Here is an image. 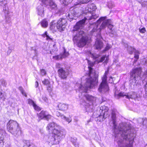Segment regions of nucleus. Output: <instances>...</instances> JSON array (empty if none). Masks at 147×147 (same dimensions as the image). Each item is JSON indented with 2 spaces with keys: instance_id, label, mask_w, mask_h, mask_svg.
Here are the masks:
<instances>
[{
  "instance_id": "nucleus-1",
  "label": "nucleus",
  "mask_w": 147,
  "mask_h": 147,
  "mask_svg": "<svg viewBox=\"0 0 147 147\" xmlns=\"http://www.w3.org/2000/svg\"><path fill=\"white\" fill-rule=\"evenodd\" d=\"M116 111L111 110L110 122L113 125L114 132L116 140L117 141L119 147H133L134 141L133 134L131 132L130 127L124 126L118 129H117Z\"/></svg>"
},
{
  "instance_id": "nucleus-2",
  "label": "nucleus",
  "mask_w": 147,
  "mask_h": 147,
  "mask_svg": "<svg viewBox=\"0 0 147 147\" xmlns=\"http://www.w3.org/2000/svg\"><path fill=\"white\" fill-rule=\"evenodd\" d=\"M47 129L49 132L52 133L48 140V143L51 145L58 144L66 134L65 130L53 122L49 123Z\"/></svg>"
},
{
  "instance_id": "nucleus-3",
  "label": "nucleus",
  "mask_w": 147,
  "mask_h": 147,
  "mask_svg": "<svg viewBox=\"0 0 147 147\" xmlns=\"http://www.w3.org/2000/svg\"><path fill=\"white\" fill-rule=\"evenodd\" d=\"M88 68L89 70V76L86 80V82L84 86L80 84L78 87L79 91L81 92H87L88 88H92L97 85L98 83V76L95 71L91 68L94 65L93 62L88 61Z\"/></svg>"
},
{
  "instance_id": "nucleus-4",
  "label": "nucleus",
  "mask_w": 147,
  "mask_h": 147,
  "mask_svg": "<svg viewBox=\"0 0 147 147\" xmlns=\"http://www.w3.org/2000/svg\"><path fill=\"white\" fill-rule=\"evenodd\" d=\"M86 19V18H84V19L77 22L73 30L74 34L73 40L74 42L77 43L78 46L80 47L84 46L86 44L88 40L87 36L84 32L82 31H78L79 29L83 26Z\"/></svg>"
},
{
  "instance_id": "nucleus-5",
  "label": "nucleus",
  "mask_w": 147,
  "mask_h": 147,
  "mask_svg": "<svg viewBox=\"0 0 147 147\" xmlns=\"http://www.w3.org/2000/svg\"><path fill=\"white\" fill-rule=\"evenodd\" d=\"M142 72L141 68H136L133 70L130 74V83L134 86L139 84L140 80L142 78L140 77Z\"/></svg>"
},
{
  "instance_id": "nucleus-6",
  "label": "nucleus",
  "mask_w": 147,
  "mask_h": 147,
  "mask_svg": "<svg viewBox=\"0 0 147 147\" xmlns=\"http://www.w3.org/2000/svg\"><path fill=\"white\" fill-rule=\"evenodd\" d=\"M7 129L10 133L17 134L19 130L18 124L16 121L10 120L7 123Z\"/></svg>"
},
{
  "instance_id": "nucleus-7",
  "label": "nucleus",
  "mask_w": 147,
  "mask_h": 147,
  "mask_svg": "<svg viewBox=\"0 0 147 147\" xmlns=\"http://www.w3.org/2000/svg\"><path fill=\"white\" fill-rule=\"evenodd\" d=\"M107 78V76L104 75L102 78V82L98 89L100 92H105L108 90L109 88L106 81Z\"/></svg>"
},
{
  "instance_id": "nucleus-8",
  "label": "nucleus",
  "mask_w": 147,
  "mask_h": 147,
  "mask_svg": "<svg viewBox=\"0 0 147 147\" xmlns=\"http://www.w3.org/2000/svg\"><path fill=\"white\" fill-rule=\"evenodd\" d=\"M67 21L64 18H61L57 22L56 27L59 31L64 30L67 25Z\"/></svg>"
},
{
  "instance_id": "nucleus-9",
  "label": "nucleus",
  "mask_w": 147,
  "mask_h": 147,
  "mask_svg": "<svg viewBox=\"0 0 147 147\" xmlns=\"http://www.w3.org/2000/svg\"><path fill=\"white\" fill-rule=\"evenodd\" d=\"M108 110L109 108L107 107L103 106L100 107L99 111L100 114L99 115V117L102 118V121H103L104 119L109 116V115L108 112Z\"/></svg>"
},
{
  "instance_id": "nucleus-10",
  "label": "nucleus",
  "mask_w": 147,
  "mask_h": 147,
  "mask_svg": "<svg viewBox=\"0 0 147 147\" xmlns=\"http://www.w3.org/2000/svg\"><path fill=\"white\" fill-rule=\"evenodd\" d=\"M38 117L39 120L44 119L49 120L51 118V116L46 111H42L38 115Z\"/></svg>"
},
{
  "instance_id": "nucleus-11",
  "label": "nucleus",
  "mask_w": 147,
  "mask_h": 147,
  "mask_svg": "<svg viewBox=\"0 0 147 147\" xmlns=\"http://www.w3.org/2000/svg\"><path fill=\"white\" fill-rule=\"evenodd\" d=\"M58 71L59 77L62 79H66L69 74L68 71H65L62 68H59Z\"/></svg>"
},
{
  "instance_id": "nucleus-12",
  "label": "nucleus",
  "mask_w": 147,
  "mask_h": 147,
  "mask_svg": "<svg viewBox=\"0 0 147 147\" xmlns=\"http://www.w3.org/2000/svg\"><path fill=\"white\" fill-rule=\"evenodd\" d=\"M118 96L123 97H125V98L129 99L130 98L134 99L136 97V94L135 92H131L129 93L125 94L124 93L120 92L119 93Z\"/></svg>"
},
{
  "instance_id": "nucleus-13",
  "label": "nucleus",
  "mask_w": 147,
  "mask_h": 147,
  "mask_svg": "<svg viewBox=\"0 0 147 147\" xmlns=\"http://www.w3.org/2000/svg\"><path fill=\"white\" fill-rule=\"evenodd\" d=\"M124 46L125 47H127V50L129 54H131L133 52H134L135 53L134 57L137 59L139 58L138 52V51L136 50L134 48L130 46H128L127 44H125Z\"/></svg>"
},
{
  "instance_id": "nucleus-14",
  "label": "nucleus",
  "mask_w": 147,
  "mask_h": 147,
  "mask_svg": "<svg viewBox=\"0 0 147 147\" xmlns=\"http://www.w3.org/2000/svg\"><path fill=\"white\" fill-rule=\"evenodd\" d=\"M69 55L68 52H66L65 49H64V52L63 53L61 54L60 55L56 56H53V58L56 60L61 59L63 58L67 57Z\"/></svg>"
},
{
  "instance_id": "nucleus-15",
  "label": "nucleus",
  "mask_w": 147,
  "mask_h": 147,
  "mask_svg": "<svg viewBox=\"0 0 147 147\" xmlns=\"http://www.w3.org/2000/svg\"><path fill=\"white\" fill-rule=\"evenodd\" d=\"M94 46L95 49L100 50L103 47V43L100 40H98L97 39L96 41Z\"/></svg>"
},
{
  "instance_id": "nucleus-16",
  "label": "nucleus",
  "mask_w": 147,
  "mask_h": 147,
  "mask_svg": "<svg viewBox=\"0 0 147 147\" xmlns=\"http://www.w3.org/2000/svg\"><path fill=\"white\" fill-rule=\"evenodd\" d=\"M57 107L59 110L64 111L67 109L68 105L67 104L60 103L58 104Z\"/></svg>"
},
{
  "instance_id": "nucleus-17",
  "label": "nucleus",
  "mask_w": 147,
  "mask_h": 147,
  "mask_svg": "<svg viewBox=\"0 0 147 147\" xmlns=\"http://www.w3.org/2000/svg\"><path fill=\"white\" fill-rule=\"evenodd\" d=\"M37 9L38 15L41 17L44 16V8L43 6L40 4L38 6Z\"/></svg>"
},
{
  "instance_id": "nucleus-18",
  "label": "nucleus",
  "mask_w": 147,
  "mask_h": 147,
  "mask_svg": "<svg viewBox=\"0 0 147 147\" xmlns=\"http://www.w3.org/2000/svg\"><path fill=\"white\" fill-rule=\"evenodd\" d=\"M93 108L92 102H90V104L86 103L85 105V108L87 112H92L93 110Z\"/></svg>"
},
{
  "instance_id": "nucleus-19",
  "label": "nucleus",
  "mask_w": 147,
  "mask_h": 147,
  "mask_svg": "<svg viewBox=\"0 0 147 147\" xmlns=\"http://www.w3.org/2000/svg\"><path fill=\"white\" fill-rule=\"evenodd\" d=\"M85 97L86 100L92 102H95L96 100V98L92 96L86 94L84 95Z\"/></svg>"
},
{
  "instance_id": "nucleus-20",
  "label": "nucleus",
  "mask_w": 147,
  "mask_h": 147,
  "mask_svg": "<svg viewBox=\"0 0 147 147\" xmlns=\"http://www.w3.org/2000/svg\"><path fill=\"white\" fill-rule=\"evenodd\" d=\"M110 21V20H105L102 22L101 25L100 26L99 29L100 30L103 29L105 28L106 26L108 25L109 23V21Z\"/></svg>"
},
{
  "instance_id": "nucleus-21",
  "label": "nucleus",
  "mask_w": 147,
  "mask_h": 147,
  "mask_svg": "<svg viewBox=\"0 0 147 147\" xmlns=\"http://www.w3.org/2000/svg\"><path fill=\"white\" fill-rule=\"evenodd\" d=\"M41 26L44 28H46L47 27L48 25V22L46 19H44L40 22Z\"/></svg>"
},
{
  "instance_id": "nucleus-22",
  "label": "nucleus",
  "mask_w": 147,
  "mask_h": 147,
  "mask_svg": "<svg viewBox=\"0 0 147 147\" xmlns=\"http://www.w3.org/2000/svg\"><path fill=\"white\" fill-rule=\"evenodd\" d=\"M60 117L63 120H66L69 123L71 122V118H67L65 115H64L62 113L60 115Z\"/></svg>"
},
{
  "instance_id": "nucleus-23",
  "label": "nucleus",
  "mask_w": 147,
  "mask_h": 147,
  "mask_svg": "<svg viewBox=\"0 0 147 147\" xmlns=\"http://www.w3.org/2000/svg\"><path fill=\"white\" fill-rule=\"evenodd\" d=\"M56 26V22L55 20H53L50 23V28L51 30H55Z\"/></svg>"
},
{
  "instance_id": "nucleus-24",
  "label": "nucleus",
  "mask_w": 147,
  "mask_h": 147,
  "mask_svg": "<svg viewBox=\"0 0 147 147\" xmlns=\"http://www.w3.org/2000/svg\"><path fill=\"white\" fill-rule=\"evenodd\" d=\"M105 58L106 59L104 62L106 63H107L109 59L108 57H106L105 56L102 57L98 61V62L100 63L103 62L104 60H105Z\"/></svg>"
},
{
  "instance_id": "nucleus-25",
  "label": "nucleus",
  "mask_w": 147,
  "mask_h": 147,
  "mask_svg": "<svg viewBox=\"0 0 147 147\" xmlns=\"http://www.w3.org/2000/svg\"><path fill=\"white\" fill-rule=\"evenodd\" d=\"M73 0H60L61 2L65 5L71 2Z\"/></svg>"
},
{
  "instance_id": "nucleus-26",
  "label": "nucleus",
  "mask_w": 147,
  "mask_h": 147,
  "mask_svg": "<svg viewBox=\"0 0 147 147\" xmlns=\"http://www.w3.org/2000/svg\"><path fill=\"white\" fill-rule=\"evenodd\" d=\"M19 90L21 91V93L24 96L26 97L27 96V95L24 92V89L22 87H19Z\"/></svg>"
},
{
  "instance_id": "nucleus-27",
  "label": "nucleus",
  "mask_w": 147,
  "mask_h": 147,
  "mask_svg": "<svg viewBox=\"0 0 147 147\" xmlns=\"http://www.w3.org/2000/svg\"><path fill=\"white\" fill-rule=\"evenodd\" d=\"M145 94L144 95V97L147 100V82L145 86Z\"/></svg>"
},
{
  "instance_id": "nucleus-28",
  "label": "nucleus",
  "mask_w": 147,
  "mask_h": 147,
  "mask_svg": "<svg viewBox=\"0 0 147 147\" xmlns=\"http://www.w3.org/2000/svg\"><path fill=\"white\" fill-rule=\"evenodd\" d=\"M71 142L75 146H76L77 144V139L76 138L75 139L74 138H72L71 139Z\"/></svg>"
},
{
  "instance_id": "nucleus-29",
  "label": "nucleus",
  "mask_w": 147,
  "mask_h": 147,
  "mask_svg": "<svg viewBox=\"0 0 147 147\" xmlns=\"http://www.w3.org/2000/svg\"><path fill=\"white\" fill-rule=\"evenodd\" d=\"M42 83L44 85L48 86H49V82L47 79H45L42 81Z\"/></svg>"
},
{
  "instance_id": "nucleus-30",
  "label": "nucleus",
  "mask_w": 147,
  "mask_h": 147,
  "mask_svg": "<svg viewBox=\"0 0 147 147\" xmlns=\"http://www.w3.org/2000/svg\"><path fill=\"white\" fill-rule=\"evenodd\" d=\"M28 102L29 104L32 105L33 107L35 104L33 101L31 99L28 100Z\"/></svg>"
},
{
  "instance_id": "nucleus-31",
  "label": "nucleus",
  "mask_w": 147,
  "mask_h": 147,
  "mask_svg": "<svg viewBox=\"0 0 147 147\" xmlns=\"http://www.w3.org/2000/svg\"><path fill=\"white\" fill-rule=\"evenodd\" d=\"M78 1L79 2V3H87L89 2L91 0H78Z\"/></svg>"
},
{
  "instance_id": "nucleus-32",
  "label": "nucleus",
  "mask_w": 147,
  "mask_h": 147,
  "mask_svg": "<svg viewBox=\"0 0 147 147\" xmlns=\"http://www.w3.org/2000/svg\"><path fill=\"white\" fill-rule=\"evenodd\" d=\"M40 73L42 76H43L46 74V71L45 69H40Z\"/></svg>"
},
{
  "instance_id": "nucleus-33",
  "label": "nucleus",
  "mask_w": 147,
  "mask_h": 147,
  "mask_svg": "<svg viewBox=\"0 0 147 147\" xmlns=\"http://www.w3.org/2000/svg\"><path fill=\"white\" fill-rule=\"evenodd\" d=\"M113 2L111 1L109 2L108 3V6L110 8H111L113 7Z\"/></svg>"
},
{
  "instance_id": "nucleus-34",
  "label": "nucleus",
  "mask_w": 147,
  "mask_h": 147,
  "mask_svg": "<svg viewBox=\"0 0 147 147\" xmlns=\"http://www.w3.org/2000/svg\"><path fill=\"white\" fill-rule=\"evenodd\" d=\"M98 28V26L97 25H96L92 29V30L91 31V33L93 34L94 32H95L96 31H97V28Z\"/></svg>"
},
{
  "instance_id": "nucleus-35",
  "label": "nucleus",
  "mask_w": 147,
  "mask_h": 147,
  "mask_svg": "<svg viewBox=\"0 0 147 147\" xmlns=\"http://www.w3.org/2000/svg\"><path fill=\"white\" fill-rule=\"evenodd\" d=\"M3 130H0V139H4L3 136Z\"/></svg>"
},
{
  "instance_id": "nucleus-36",
  "label": "nucleus",
  "mask_w": 147,
  "mask_h": 147,
  "mask_svg": "<svg viewBox=\"0 0 147 147\" xmlns=\"http://www.w3.org/2000/svg\"><path fill=\"white\" fill-rule=\"evenodd\" d=\"M4 139H0V147H3L4 145Z\"/></svg>"
},
{
  "instance_id": "nucleus-37",
  "label": "nucleus",
  "mask_w": 147,
  "mask_h": 147,
  "mask_svg": "<svg viewBox=\"0 0 147 147\" xmlns=\"http://www.w3.org/2000/svg\"><path fill=\"white\" fill-rule=\"evenodd\" d=\"M33 107L35 110L40 111L41 110L40 108L36 105V104Z\"/></svg>"
},
{
  "instance_id": "nucleus-38",
  "label": "nucleus",
  "mask_w": 147,
  "mask_h": 147,
  "mask_svg": "<svg viewBox=\"0 0 147 147\" xmlns=\"http://www.w3.org/2000/svg\"><path fill=\"white\" fill-rule=\"evenodd\" d=\"M139 31L141 33H144L146 32L145 28L144 27H143L141 29L140 28Z\"/></svg>"
},
{
  "instance_id": "nucleus-39",
  "label": "nucleus",
  "mask_w": 147,
  "mask_h": 147,
  "mask_svg": "<svg viewBox=\"0 0 147 147\" xmlns=\"http://www.w3.org/2000/svg\"><path fill=\"white\" fill-rule=\"evenodd\" d=\"M110 21L111 20H110V21H109L108 25H107V26H108V28L110 29V30H111L113 27V26L112 25H111L109 24Z\"/></svg>"
},
{
  "instance_id": "nucleus-40",
  "label": "nucleus",
  "mask_w": 147,
  "mask_h": 147,
  "mask_svg": "<svg viewBox=\"0 0 147 147\" xmlns=\"http://www.w3.org/2000/svg\"><path fill=\"white\" fill-rule=\"evenodd\" d=\"M1 82L2 85L4 86H6L7 84V83L6 81L3 80H1Z\"/></svg>"
},
{
  "instance_id": "nucleus-41",
  "label": "nucleus",
  "mask_w": 147,
  "mask_h": 147,
  "mask_svg": "<svg viewBox=\"0 0 147 147\" xmlns=\"http://www.w3.org/2000/svg\"><path fill=\"white\" fill-rule=\"evenodd\" d=\"M105 19V18L103 17H101L97 21V23H99L101 21H102L104 20Z\"/></svg>"
},
{
  "instance_id": "nucleus-42",
  "label": "nucleus",
  "mask_w": 147,
  "mask_h": 147,
  "mask_svg": "<svg viewBox=\"0 0 147 147\" xmlns=\"http://www.w3.org/2000/svg\"><path fill=\"white\" fill-rule=\"evenodd\" d=\"M110 48H111L110 46H109V45L108 44L107 45L106 47L105 48L104 51H107L108 50H109L110 49Z\"/></svg>"
},
{
  "instance_id": "nucleus-43",
  "label": "nucleus",
  "mask_w": 147,
  "mask_h": 147,
  "mask_svg": "<svg viewBox=\"0 0 147 147\" xmlns=\"http://www.w3.org/2000/svg\"><path fill=\"white\" fill-rule=\"evenodd\" d=\"M98 17V16L96 15H92L89 20H91L93 19H95L97 18Z\"/></svg>"
},
{
  "instance_id": "nucleus-44",
  "label": "nucleus",
  "mask_w": 147,
  "mask_h": 147,
  "mask_svg": "<svg viewBox=\"0 0 147 147\" xmlns=\"http://www.w3.org/2000/svg\"><path fill=\"white\" fill-rule=\"evenodd\" d=\"M61 114V113H59V112L58 111H57L56 113V115H57V116L59 117H60Z\"/></svg>"
},
{
  "instance_id": "nucleus-45",
  "label": "nucleus",
  "mask_w": 147,
  "mask_h": 147,
  "mask_svg": "<svg viewBox=\"0 0 147 147\" xmlns=\"http://www.w3.org/2000/svg\"><path fill=\"white\" fill-rule=\"evenodd\" d=\"M147 3V2H143V3H142V6L143 7H145L146 6Z\"/></svg>"
},
{
  "instance_id": "nucleus-46",
  "label": "nucleus",
  "mask_w": 147,
  "mask_h": 147,
  "mask_svg": "<svg viewBox=\"0 0 147 147\" xmlns=\"http://www.w3.org/2000/svg\"><path fill=\"white\" fill-rule=\"evenodd\" d=\"M67 16L69 18H73V16H71V15H70L69 13H68V14L67 15V14H66Z\"/></svg>"
},
{
  "instance_id": "nucleus-47",
  "label": "nucleus",
  "mask_w": 147,
  "mask_h": 147,
  "mask_svg": "<svg viewBox=\"0 0 147 147\" xmlns=\"http://www.w3.org/2000/svg\"><path fill=\"white\" fill-rule=\"evenodd\" d=\"M12 52V50L9 48L8 49V50L7 51V53L8 54H10Z\"/></svg>"
},
{
  "instance_id": "nucleus-48",
  "label": "nucleus",
  "mask_w": 147,
  "mask_h": 147,
  "mask_svg": "<svg viewBox=\"0 0 147 147\" xmlns=\"http://www.w3.org/2000/svg\"><path fill=\"white\" fill-rule=\"evenodd\" d=\"M46 37H47V40H48V39H49L50 40H52V39L49 36V35H48L47 34H46Z\"/></svg>"
},
{
  "instance_id": "nucleus-49",
  "label": "nucleus",
  "mask_w": 147,
  "mask_h": 147,
  "mask_svg": "<svg viewBox=\"0 0 147 147\" xmlns=\"http://www.w3.org/2000/svg\"><path fill=\"white\" fill-rule=\"evenodd\" d=\"M90 54L89 55H90V56L92 57H94L95 58H96V57H95L94 56V55L93 54H92L91 52H89V54Z\"/></svg>"
},
{
  "instance_id": "nucleus-50",
  "label": "nucleus",
  "mask_w": 147,
  "mask_h": 147,
  "mask_svg": "<svg viewBox=\"0 0 147 147\" xmlns=\"http://www.w3.org/2000/svg\"><path fill=\"white\" fill-rule=\"evenodd\" d=\"M38 86V83L37 81L35 82V86L36 88Z\"/></svg>"
},
{
  "instance_id": "nucleus-51",
  "label": "nucleus",
  "mask_w": 147,
  "mask_h": 147,
  "mask_svg": "<svg viewBox=\"0 0 147 147\" xmlns=\"http://www.w3.org/2000/svg\"><path fill=\"white\" fill-rule=\"evenodd\" d=\"M34 51V54L35 55H36V54L37 53V51H36V49H34V51Z\"/></svg>"
},
{
  "instance_id": "nucleus-52",
  "label": "nucleus",
  "mask_w": 147,
  "mask_h": 147,
  "mask_svg": "<svg viewBox=\"0 0 147 147\" xmlns=\"http://www.w3.org/2000/svg\"><path fill=\"white\" fill-rule=\"evenodd\" d=\"M109 72V70H107V71H105V73L104 74V75H105L106 76H107V75L108 74Z\"/></svg>"
},
{
  "instance_id": "nucleus-53",
  "label": "nucleus",
  "mask_w": 147,
  "mask_h": 147,
  "mask_svg": "<svg viewBox=\"0 0 147 147\" xmlns=\"http://www.w3.org/2000/svg\"><path fill=\"white\" fill-rule=\"evenodd\" d=\"M48 86V87L47 90L51 91V89L50 86H49V85Z\"/></svg>"
},
{
  "instance_id": "nucleus-54",
  "label": "nucleus",
  "mask_w": 147,
  "mask_h": 147,
  "mask_svg": "<svg viewBox=\"0 0 147 147\" xmlns=\"http://www.w3.org/2000/svg\"><path fill=\"white\" fill-rule=\"evenodd\" d=\"M146 75L147 76V70L145 71L144 76L145 77Z\"/></svg>"
},
{
  "instance_id": "nucleus-55",
  "label": "nucleus",
  "mask_w": 147,
  "mask_h": 147,
  "mask_svg": "<svg viewBox=\"0 0 147 147\" xmlns=\"http://www.w3.org/2000/svg\"><path fill=\"white\" fill-rule=\"evenodd\" d=\"M60 65L59 64V63H57V64H56V66L57 67H58V66L59 65Z\"/></svg>"
},
{
  "instance_id": "nucleus-56",
  "label": "nucleus",
  "mask_w": 147,
  "mask_h": 147,
  "mask_svg": "<svg viewBox=\"0 0 147 147\" xmlns=\"http://www.w3.org/2000/svg\"><path fill=\"white\" fill-rule=\"evenodd\" d=\"M34 49L33 47H32L31 48V51H34V49Z\"/></svg>"
},
{
  "instance_id": "nucleus-57",
  "label": "nucleus",
  "mask_w": 147,
  "mask_h": 147,
  "mask_svg": "<svg viewBox=\"0 0 147 147\" xmlns=\"http://www.w3.org/2000/svg\"><path fill=\"white\" fill-rule=\"evenodd\" d=\"M145 63L147 64V58L146 59V60L145 61Z\"/></svg>"
},
{
  "instance_id": "nucleus-58",
  "label": "nucleus",
  "mask_w": 147,
  "mask_h": 147,
  "mask_svg": "<svg viewBox=\"0 0 147 147\" xmlns=\"http://www.w3.org/2000/svg\"><path fill=\"white\" fill-rule=\"evenodd\" d=\"M45 35L46 36V34H47V32H45Z\"/></svg>"
},
{
  "instance_id": "nucleus-59",
  "label": "nucleus",
  "mask_w": 147,
  "mask_h": 147,
  "mask_svg": "<svg viewBox=\"0 0 147 147\" xmlns=\"http://www.w3.org/2000/svg\"><path fill=\"white\" fill-rule=\"evenodd\" d=\"M3 0H0V2H2Z\"/></svg>"
},
{
  "instance_id": "nucleus-60",
  "label": "nucleus",
  "mask_w": 147,
  "mask_h": 147,
  "mask_svg": "<svg viewBox=\"0 0 147 147\" xmlns=\"http://www.w3.org/2000/svg\"><path fill=\"white\" fill-rule=\"evenodd\" d=\"M2 96H1V95H0V98H2Z\"/></svg>"
},
{
  "instance_id": "nucleus-61",
  "label": "nucleus",
  "mask_w": 147,
  "mask_h": 147,
  "mask_svg": "<svg viewBox=\"0 0 147 147\" xmlns=\"http://www.w3.org/2000/svg\"><path fill=\"white\" fill-rule=\"evenodd\" d=\"M78 85V84H76V86H77V85Z\"/></svg>"
},
{
  "instance_id": "nucleus-62",
  "label": "nucleus",
  "mask_w": 147,
  "mask_h": 147,
  "mask_svg": "<svg viewBox=\"0 0 147 147\" xmlns=\"http://www.w3.org/2000/svg\"><path fill=\"white\" fill-rule=\"evenodd\" d=\"M19 1H23V0H19Z\"/></svg>"
},
{
  "instance_id": "nucleus-63",
  "label": "nucleus",
  "mask_w": 147,
  "mask_h": 147,
  "mask_svg": "<svg viewBox=\"0 0 147 147\" xmlns=\"http://www.w3.org/2000/svg\"><path fill=\"white\" fill-rule=\"evenodd\" d=\"M135 62L136 61H137V60H135Z\"/></svg>"
}]
</instances>
